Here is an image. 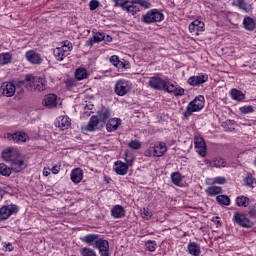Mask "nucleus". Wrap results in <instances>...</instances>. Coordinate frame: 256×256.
<instances>
[{
  "instance_id": "obj_1",
  "label": "nucleus",
  "mask_w": 256,
  "mask_h": 256,
  "mask_svg": "<svg viewBox=\"0 0 256 256\" xmlns=\"http://www.w3.org/2000/svg\"><path fill=\"white\" fill-rule=\"evenodd\" d=\"M205 107V97L203 95L196 96L195 99L190 101L183 112V119L187 120L193 113H199Z\"/></svg>"
},
{
  "instance_id": "obj_2",
  "label": "nucleus",
  "mask_w": 256,
  "mask_h": 256,
  "mask_svg": "<svg viewBox=\"0 0 256 256\" xmlns=\"http://www.w3.org/2000/svg\"><path fill=\"white\" fill-rule=\"evenodd\" d=\"M26 83H29L32 91H38L41 93L47 89V80L43 77L33 76L32 74H27L25 77Z\"/></svg>"
},
{
  "instance_id": "obj_3",
  "label": "nucleus",
  "mask_w": 256,
  "mask_h": 256,
  "mask_svg": "<svg viewBox=\"0 0 256 256\" xmlns=\"http://www.w3.org/2000/svg\"><path fill=\"white\" fill-rule=\"evenodd\" d=\"M167 153V145L163 142H156L145 151L146 157H163Z\"/></svg>"
},
{
  "instance_id": "obj_4",
  "label": "nucleus",
  "mask_w": 256,
  "mask_h": 256,
  "mask_svg": "<svg viewBox=\"0 0 256 256\" xmlns=\"http://www.w3.org/2000/svg\"><path fill=\"white\" fill-rule=\"evenodd\" d=\"M163 19H165V16L157 9L149 10L145 15L142 16L143 23L147 24L161 22Z\"/></svg>"
},
{
  "instance_id": "obj_5",
  "label": "nucleus",
  "mask_w": 256,
  "mask_h": 256,
  "mask_svg": "<svg viewBox=\"0 0 256 256\" xmlns=\"http://www.w3.org/2000/svg\"><path fill=\"white\" fill-rule=\"evenodd\" d=\"M131 89H133L131 82L125 79L118 80L114 87V91L119 97L127 95Z\"/></svg>"
},
{
  "instance_id": "obj_6",
  "label": "nucleus",
  "mask_w": 256,
  "mask_h": 256,
  "mask_svg": "<svg viewBox=\"0 0 256 256\" xmlns=\"http://www.w3.org/2000/svg\"><path fill=\"white\" fill-rule=\"evenodd\" d=\"M19 213V206L15 204L5 205L0 208V221H7L11 215Z\"/></svg>"
},
{
  "instance_id": "obj_7",
  "label": "nucleus",
  "mask_w": 256,
  "mask_h": 256,
  "mask_svg": "<svg viewBox=\"0 0 256 256\" xmlns=\"http://www.w3.org/2000/svg\"><path fill=\"white\" fill-rule=\"evenodd\" d=\"M232 219L236 225H239V227H243L244 229H251V227H253V222L241 212H234Z\"/></svg>"
},
{
  "instance_id": "obj_8",
  "label": "nucleus",
  "mask_w": 256,
  "mask_h": 256,
  "mask_svg": "<svg viewBox=\"0 0 256 256\" xmlns=\"http://www.w3.org/2000/svg\"><path fill=\"white\" fill-rule=\"evenodd\" d=\"M11 163V170L14 173H21L24 169H27V162L25 161V156L18 154Z\"/></svg>"
},
{
  "instance_id": "obj_9",
  "label": "nucleus",
  "mask_w": 256,
  "mask_h": 256,
  "mask_svg": "<svg viewBox=\"0 0 256 256\" xmlns=\"http://www.w3.org/2000/svg\"><path fill=\"white\" fill-rule=\"evenodd\" d=\"M113 2L115 3V7H121L126 13H130L131 15L137 14V7L133 6V0H113Z\"/></svg>"
},
{
  "instance_id": "obj_10",
  "label": "nucleus",
  "mask_w": 256,
  "mask_h": 256,
  "mask_svg": "<svg viewBox=\"0 0 256 256\" xmlns=\"http://www.w3.org/2000/svg\"><path fill=\"white\" fill-rule=\"evenodd\" d=\"M232 6L238 7L244 13L253 12V0H232Z\"/></svg>"
},
{
  "instance_id": "obj_11",
  "label": "nucleus",
  "mask_w": 256,
  "mask_h": 256,
  "mask_svg": "<svg viewBox=\"0 0 256 256\" xmlns=\"http://www.w3.org/2000/svg\"><path fill=\"white\" fill-rule=\"evenodd\" d=\"M194 145L200 157H205V155H207V144L205 143V139H203V137L195 136Z\"/></svg>"
},
{
  "instance_id": "obj_12",
  "label": "nucleus",
  "mask_w": 256,
  "mask_h": 256,
  "mask_svg": "<svg viewBox=\"0 0 256 256\" xmlns=\"http://www.w3.org/2000/svg\"><path fill=\"white\" fill-rule=\"evenodd\" d=\"M0 90L2 91V95H4V97H13L17 91V85H15L13 82H4L2 83Z\"/></svg>"
},
{
  "instance_id": "obj_13",
  "label": "nucleus",
  "mask_w": 256,
  "mask_h": 256,
  "mask_svg": "<svg viewBox=\"0 0 256 256\" xmlns=\"http://www.w3.org/2000/svg\"><path fill=\"white\" fill-rule=\"evenodd\" d=\"M7 139L9 141H13L14 143H27V140L29 139V135L25 132H15V133H8Z\"/></svg>"
},
{
  "instance_id": "obj_14",
  "label": "nucleus",
  "mask_w": 256,
  "mask_h": 256,
  "mask_svg": "<svg viewBox=\"0 0 256 256\" xmlns=\"http://www.w3.org/2000/svg\"><path fill=\"white\" fill-rule=\"evenodd\" d=\"M207 81H209V75L200 74L198 76L190 77L187 83L188 85H191V87H199L200 85H203V83H207Z\"/></svg>"
},
{
  "instance_id": "obj_15",
  "label": "nucleus",
  "mask_w": 256,
  "mask_h": 256,
  "mask_svg": "<svg viewBox=\"0 0 256 256\" xmlns=\"http://www.w3.org/2000/svg\"><path fill=\"white\" fill-rule=\"evenodd\" d=\"M19 154V150H17L15 147L5 148L2 151V159L11 163Z\"/></svg>"
},
{
  "instance_id": "obj_16",
  "label": "nucleus",
  "mask_w": 256,
  "mask_h": 256,
  "mask_svg": "<svg viewBox=\"0 0 256 256\" xmlns=\"http://www.w3.org/2000/svg\"><path fill=\"white\" fill-rule=\"evenodd\" d=\"M25 57L29 63L32 65H41L43 63V58L41 57V54L30 50L25 53Z\"/></svg>"
},
{
  "instance_id": "obj_17",
  "label": "nucleus",
  "mask_w": 256,
  "mask_h": 256,
  "mask_svg": "<svg viewBox=\"0 0 256 256\" xmlns=\"http://www.w3.org/2000/svg\"><path fill=\"white\" fill-rule=\"evenodd\" d=\"M190 33H195V35H199V33H203L205 31V23L201 20H194L189 24L188 27Z\"/></svg>"
},
{
  "instance_id": "obj_18",
  "label": "nucleus",
  "mask_w": 256,
  "mask_h": 256,
  "mask_svg": "<svg viewBox=\"0 0 256 256\" xmlns=\"http://www.w3.org/2000/svg\"><path fill=\"white\" fill-rule=\"evenodd\" d=\"M167 80H163L160 77H151L149 80V86L155 91H163Z\"/></svg>"
},
{
  "instance_id": "obj_19",
  "label": "nucleus",
  "mask_w": 256,
  "mask_h": 256,
  "mask_svg": "<svg viewBox=\"0 0 256 256\" xmlns=\"http://www.w3.org/2000/svg\"><path fill=\"white\" fill-rule=\"evenodd\" d=\"M94 248L99 250L100 256H109V241L100 238Z\"/></svg>"
},
{
  "instance_id": "obj_20",
  "label": "nucleus",
  "mask_w": 256,
  "mask_h": 256,
  "mask_svg": "<svg viewBox=\"0 0 256 256\" xmlns=\"http://www.w3.org/2000/svg\"><path fill=\"white\" fill-rule=\"evenodd\" d=\"M55 125L61 129V131H65L71 127V118L68 116H59L55 122Z\"/></svg>"
},
{
  "instance_id": "obj_21",
  "label": "nucleus",
  "mask_w": 256,
  "mask_h": 256,
  "mask_svg": "<svg viewBox=\"0 0 256 256\" xmlns=\"http://www.w3.org/2000/svg\"><path fill=\"white\" fill-rule=\"evenodd\" d=\"M42 104L44 105V107H47L48 109H53V107H57V95H46L42 100Z\"/></svg>"
},
{
  "instance_id": "obj_22",
  "label": "nucleus",
  "mask_w": 256,
  "mask_h": 256,
  "mask_svg": "<svg viewBox=\"0 0 256 256\" xmlns=\"http://www.w3.org/2000/svg\"><path fill=\"white\" fill-rule=\"evenodd\" d=\"M80 239L83 243H86L92 247H96L97 242L100 241L101 237L98 234H87Z\"/></svg>"
},
{
  "instance_id": "obj_23",
  "label": "nucleus",
  "mask_w": 256,
  "mask_h": 256,
  "mask_svg": "<svg viewBox=\"0 0 256 256\" xmlns=\"http://www.w3.org/2000/svg\"><path fill=\"white\" fill-rule=\"evenodd\" d=\"M98 119L100 120V123H107L109 119L111 118V109L107 107H102L100 110L97 111Z\"/></svg>"
},
{
  "instance_id": "obj_24",
  "label": "nucleus",
  "mask_w": 256,
  "mask_h": 256,
  "mask_svg": "<svg viewBox=\"0 0 256 256\" xmlns=\"http://www.w3.org/2000/svg\"><path fill=\"white\" fill-rule=\"evenodd\" d=\"M120 126H121V119L112 118L108 120L106 124V131H108V133H113V131H117Z\"/></svg>"
},
{
  "instance_id": "obj_25",
  "label": "nucleus",
  "mask_w": 256,
  "mask_h": 256,
  "mask_svg": "<svg viewBox=\"0 0 256 256\" xmlns=\"http://www.w3.org/2000/svg\"><path fill=\"white\" fill-rule=\"evenodd\" d=\"M114 171L117 175H127L129 172V164L122 161L115 162Z\"/></svg>"
},
{
  "instance_id": "obj_26",
  "label": "nucleus",
  "mask_w": 256,
  "mask_h": 256,
  "mask_svg": "<svg viewBox=\"0 0 256 256\" xmlns=\"http://www.w3.org/2000/svg\"><path fill=\"white\" fill-rule=\"evenodd\" d=\"M70 179L72 183H81L83 181V170L81 168H75L71 171Z\"/></svg>"
},
{
  "instance_id": "obj_27",
  "label": "nucleus",
  "mask_w": 256,
  "mask_h": 256,
  "mask_svg": "<svg viewBox=\"0 0 256 256\" xmlns=\"http://www.w3.org/2000/svg\"><path fill=\"white\" fill-rule=\"evenodd\" d=\"M111 215L114 219H122L125 215V208L121 205H115L111 209Z\"/></svg>"
},
{
  "instance_id": "obj_28",
  "label": "nucleus",
  "mask_w": 256,
  "mask_h": 256,
  "mask_svg": "<svg viewBox=\"0 0 256 256\" xmlns=\"http://www.w3.org/2000/svg\"><path fill=\"white\" fill-rule=\"evenodd\" d=\"M53 55L56 61H63V59H65V57L69 55V52L67 51V49L57 47L53 50Z\"/></svg>"
},
{
  "instance_id": "obj_29",
  "label": "nucleus",
  "mask_w": 256,
  "mask_h": 256,
  "mask_svg": "<svg viewBox=\"0 0 256 256\" xmlns=\"http://www.w3.org/2000/svg\"><path fill=\"white\" fill-rule=\"evenodd\" d=\"M132 7H136V13H139L141 7L149 9V7H151V2H149V0H133Z\"/></svg>"
},
{
  "instance_id": "obj_30",
  "label": "nucleus",
  "mask_w": 256,
  "mask_h": 256,
  "mask_svg": "<svg viewBox=\"0 0 256 256\" xmlns=\"http://www.w3.org/2000/svg\"><path fill=\"white\" fill-rule=\"evenodd\" d=\"M99 123H101V120L99 119V117L97 115H93L90 117V120L86 125L85 130L90 132L95 131V127H97Z\"/></svg>"
},
{
  "instance_id": "obj_31",
  "label": "nucleus",
  "mask_w": 256,
  "mask_h": 256,
  "mask_svg": "<svg viewBox=\"0 0 256 256\" xmlns=\"http://www.w3.org/2000/svg\"><path fill=\"white\" fill-rule=\"evenodd\" d=\"M188 251H189L190 255H193V256L201 255V247L199 246V244H197L195 242H190L188 244Z\"/></svg>"
},
{
  "instance_id": "obj_32",
  "label": "nucleus",
  "mask_w": 256,
  "mask_h": 256,
  "mask_svg": "<svg viewBox=\"0 0 256 256\" xmlns=\"http://www.w3.org/2000/svg\"><path fill=\"white\" fill-rule=\"evenodd\" d=\"M230 97L234 101H243L245 99V95L241 92V90H237L236 88L230 90Z\"/></svg>"
},
{
  "instance_id": "obj_33",
  "label": "nucleus",
  "mask_w": 256,
  "mask_h": 256,
  "mask_svg": "<svg viewBox=\"0 0 256 256\" xmlns=\"http://www.w3.org/2000/svg\"><path fill=\"white\" fill-rule=\"evenodd\" d=\"M244 29L246 31H255V20L253 18L247 16L243 20Z\"/></svg>"
},
{
  "instance_id": "obj_34",
  "label": "nucleus",
  "mask_w": 256,
  "mask_h": 256,
  "mask_svg": "<svg viewBox=\"0 0 256 256\" xmlns=\"http://www.w3.org/2000/svg\"><path fill=\"white\" fill-rule=\"evenodd\" d=\"M89 74H87V69L85 68H77L75 70V79L77 81H83V79H87Z\"/></svg>"
},
{
  "instance_id": "obj_35",
  "label": "nucleus",
  "mask_w": 256,
  "mask_h": 256,
  "mask_svg": "<svg viewBox=\"0 0 256 256\" xmlns=\"http://www.w3.org/2000/svg\"><path fill=\"white\" fill-rule=\"evenodd\" d=\"M12 60L13 56H11V53H0V66L9 65V63H11Z\"/></svg>"
},
{
  "instance_id": "obj_36",
  "label": "nucleus",
  "mask_w": 256,
  "mask_h": 256,
  "mask_svg": "<svg viewBox=\"0 0 256 256\" xmlns=\"http://www.w3.org/2000/svg\"><path fill=\"white\" fill-rule=\"evenodd\" d=\"M213 167L221 169V167H229V166L227 165V161H225V158L218 157L213 160Z\"/></svg>"
},
{
  "instance_id": "obj_37",
  "label": "nucleus",
  "mask_w": 256,
  "mask_h": 256,
  "mask_svg": "<svg viewBox=\"0 0 256 256\" xmlns=\"http://www.w3.org/2000/svg\"><path fill=\"white\" fill-rule=\"evenodd\" d=\"M216 201L220 205H226V206L231 205V198H229V196H227V195H219V196H217L216 197Z\"/></svg>"
},
{
  "instance_id": "obj_38",
  "label": "nucleus",
  "mask_w": 256,
  "mask_h": 256,
  "mask_svg": "<svg viewBox=\"0 0 256 256\" xmlns=\"http://www.w3.org/2000/svg\"><path fill=\"white\" fill-rule=\"evenodd\" d=\"M236 205L238 207H249V199L246 196H239L236 198Z\"/></svg>"
},
{
  "instance_id": "obj_39",
  "label": "nucleus",
  "mask_w": 256,
  "mask_h": 256,
  "mask_svg": "<svg viewBox=\"0 0 256 256\" xmlns=\"http://www.w3.org/2000/svg\"><path fill=\"white\" fill-rule=\"evenodd\" d=\"M171 179H172V183L174 185H181V183H183V180L181 178V173L179 172H174L171 174Z\"/></svg>"
},
{
  "instance_id": "obj_40",
  "label": "nucleus",
  "mask_w": 256,
  "mask_h": 256,
  "mask_svg": "<svg viewBox=\"0 0 256 256\" xmlns=\"http://www.w3.org/2000/svg\"><path fill=\"white\" fill-rule=\"evenodd\" d=\"M0 175L9 177V175H11V168H9L5 163H0Z\"/></svg>"
},
{
  "instance_id": "obj_41",
  "label": "nucleus",
  "mask_w": 256,
  "mask_h": 256,
  "mask_svg": "<svg viewBox=\"0 0 256 256\" xmlns=\"http://www.w3.org/2000/svg\"><path fill=\"white\" fill-rule=\"evenodd\" d=\"M124 157L127 165H133V161H135V155H133L131 151L125 150Z\"/></svg>"
},
{
  "instance_id": "obj_42",
  "label": "nucleus",
  "mask_w": 256,
  "mask_h": 256,
  "mask_svg": "<svg viewBox=\"0 0 256 256\" xmlns=\"http://www.w3.org/2000/svg\"><path fill=\"white\" fill-rule=\"evenodd\" d=\"M80 254L82 256H97V253L95 252V250H93L89 247H84V248L80 249Z\"/></svg>"
},
{
  "instance_id": "obj_43",
  "label": "nucleus",
  "mask_w": 256,
  "mask_h": 256,
  "mask_svg": "<svg viewBox=\"0 0 256 256\" xmlns=\"http://www.w3.org/2000/svg\"><path fill=\"white\" fill-rule=\"evenodd\" d=\"M129 149H133L134 151H139L141 149V141L139 140H132L128 143Z\"/></svg>"
},
{
  "instance_id": "obj_44",
  "label": "nucleus",
  "mask_w": 256,
  "mask_h": 256,
  "mask_svg": "<svg viewBox=\"0 0 256 256\" xmlns=\"http://www.w3.org/2000/svg\"><path fill=\"white\" fill-rule=\"evenodd\" d=\"M141 217H142V219H146V221H149V219H151V217H153V213L151 212V210L149 208H143L141 210Z\"/></svg>"
},
{
  "instance_id": "obj_45",
  "label": "nucleus",
  "mask_w": 256,
  "mask_h": 256,
  "mask_svg": "<svg viewBox=\"0 0 256 256\" xmlns=\"http://www.w3.org/2000/svg\"><path fill=\"white\" fill-rule=\"evenodd\" d=\"M255 183H256V180L255 178H253L252 175H248L244 178V185H246V187H253Z\"/></svg>"
},
{
  "instance_id": "obj_46",
  "label": "nucleus",
  "mask_w": 256,
  "mask_h": 256,
  "mask_svg": "<svg viewBox=\"0 0 256 256\" xmlns=\"http://www.w3.org/2000/svg\"><path fill=\"white\" fill-rule=\"evenodd\" d=\"M239 110L243 115H247L249 113H253L255 111V108L252 105H248L240 107Z\"/></svg>"
},
{
  "instance_id": "obj_47",
  "label": "nucleus",
  "mask_w": 256,
  "mask_h": 256,
  "mask_svg": "<svg viewBox=\"0 0 256 256\" xmlns=\"http://www.w3.org/2000/svg\"><path fill=\"white\" fill-rule=\"evenodd\" d=\"M176 87L174 84H171V82L167 81L165 82V86L162 91H166L167 93H174Z\"/></svg>"
},
{
  "instance_id": "obj_48",
  "label": "nucleus",
  "mask_w": 256,
  "mask_h": 256,
  "mask_svg": "<svg viewBox=\"0 0 256 256\" xmlns=\"http://www.w3.org/2000/svg\"><path fill=\"white\" fill-rule=\"evenodd\" d=\"M60 49H66L68 53H71L73 51V44L69 40H65L62 42Z\"/></svg>"
},
{
  "instance_id": "obj_49",
  "label": "nucleus",
  "mask_w": 256,
  "mask_h": 256,
  "mask_svg": "<svg viewBox=\"0 0 256 256\" xmlns=\"http://www.w3.org/2000/svg\"><path fill=\"white\" fill-rule=\"evenodd\" d=\"M145 245H146V249H148V251L154 252L157 249V242H155L153 240H148Z\"/></svg>"
},
{
  "instance_id": "obj_50",
  "label": "nucleus",
  "mask_w": 256,
  "mask_h": 256,
  "mask_svg": "<svg viewBox=\"0 0 256 256\" xmlns=\"http://www.w3.org/2000/svg\"><path fill=\"white\" fill-rule=\"evenodd\" d=\"M93 37L96 43H101L105 39V33L97 32Z\"/></svg>"
},
{
  "instance_id": "obj_51",
  "label": "nucleus",
  "mask_w": 256,
  "mask_h": 256,
  "mask_svg": "<svg viewBox=\"0 0 256 256\" xmlns=\"http://www.w3.org/2000/svg\"><path fill=\"white\" fill-rule=\"evenodd\" d=\"M173 95H175V97H183V95H185V89L181 88V87H176Z\"/></svg>"
},
{
  "instance_id": "obj_52",
  "label": "nucleus",
  "mask_w": 256,
  "mask_h": 256,
  "mask_svg": "<svg viewBox=\"0 0 256 256\" xmlns=\"http://www.w3.org/2000/svg\"><path fill=\"white\" fill-rule=\"evenodd\" d=\"M223 189L220 186H212L207 189V193H222Z\"/></svg>"
},
{
  "instance_id": "obj_53",
  "label": "nucleus",
  "mask_w": 256,
  "mask_h": 256,
  "mask_svg": "<svg viewBox=\"0 0 256 256\" xmlns=\"http://www.w3.org/2000/svg\"><path fill=\"white\" fill-rule=\"evenodd\" d=\"M65 83H66V87L68 88L77 86V81H75L74 78H68Z\"/></svg>"
},
{
  "instance_id": "obj_54",
  "label": "nucleus",
  "mask_w": 256,
  "mask_h": 256,
  "mask_svg": "<svg viewBox=\"0 0 256 256\" xmlns=\"http://www.w3.org/2000/svg\"><path fill=\"white\" fill-rule=\"evenodd\" d=\"M90 11H95L97 7H99V1L98 0H91L89 3Z\"/></svg>"
},
{
  "instance_id": "obj_55",
  "label": "nucleus",
  "mask_w": 256,
  "mask_h": 256,
  "mask_svg": "<svg viewBox=\"0 0 256 256\" xmlns=\"http://www.w3.org/2000/svg\"><path fill=\"white\" fill-rule=\"evenodd\" d=\"M119 61V56L117 55H113L110 57V63L114 65V67H117V65H119Z\"/></svg>"
},
{
  "instance_id": "obj_56",
  "label": "nucleus",
  "mask_w": 256,
  "mask_h": 256,
  "mask_svg": "<svg viewBox=\"0 0 256 256\" xmlns=\"http://www.w3.org/2000/svg\"><path fill=\"white\" fill-rule=\"evenodd\" d=\"M214 183H218L219 185H225V183H227V179H225V177H216L214 180Z\"/></svg>"
},
{
  "instance_id": "obj_57",
  "label": "nucleus",
  "mask_w": 256,
  "mask_h": 256,
  "mask_svg": "<svg viewBox=\"0 0 256 256\" xmlns=\"http://www.w3.org/2000/svg\"><path fill=\"white\" fill-rule=\"evenodd\" d=\"M248 215L249 217H251L252 219H256V208L250 207L248 209Z\"/></svg>"
},
{
  "instance_id": "obj_58",
  "label": "nucleus",
  "mask_w": 256,
  "mask_h": 256,
  "mask_svg": "<svg viewBox=\"0 0 256 256\" xmlns=\"http://www.w3.org/2000/svg\"><path fill=\"white\" fill-rule=\"evenodd\" d=\"M95 43H97V41L95 40L94 37L90 38L87 42H86V46L87 47H93V45H95Z\"/></svg>"
},
{
  "instance_id": "obj_59",
  "label": "nucleus",
  "mask_w": 256,
  "mask_h": 256,
  "mask_svg": "<svg viewBox=\"0 0 256 256\" xmlns=\"http://www.w3.org/2000/svg\"><path fill=\"white\" fill-rule=\"evenodd\" d=\"M3 247L5 248V251H13V245L11 243H3Z\"/></svg>"
},
{
  "instance_id": "obj_60",
  "label": "nucleus",
  "mask_w": 256,
  "mask_h": 256,
  "mask_svg": "<svg viewBox=\"0 0 256 256\" xmlns=\"http://www.w3.org/2000/svg\"><path fill=\"white\" fill-rule=\"evenodd\" d=\"M116 67H117V69H127V64H125V62L120 60Z\"/></svg>"
},
{
  "instance_id": "obj_61",
  "label": "nucleus",
  "mask_w": 256,
  "mask_h": 256,
  "mask_svg": "<svg viewBox=\"0 0 256 256\" xmlns=\"http://www.w3.org/2000/svg\"><path fill=\"white\" fill-rule=\"evenodd\" d=\"M51 171H52L53 175H57L60 171V168H59V166H53L51 168Z\"/></svg>"
},
{
  "instance_id": "obj_62",
  "label": "nucleus",
  "mask_w": 256,
  "mask_h": 256,
  "mask_svg": "<svg viewBox=\"0 0 256 256\" xmlns=\"http://www.w3.org/2000/svg\"><path fill=\"white\" fill-rule=\"evenodd\" d=\"M104 41L111 43V41H113V37H111L110 35H107V36L104 35Z\"/></svg>"
},
{
  "instance_id": "obj_63",
  "label": "nucleus",
  "mask_w": 256,
  "mask_h": 256,
  "mask_svg": "<svg viewBox=\"0 0 256 256\" xmlns=\"http://www.w3.org/2000/svg\"><path fill=\"white\" fill-rule=\"evenodd\" d=\"M43 175H45V177H49V175H51V172H49V170L44 169Z\"/></svg>"
},
{
  "instance_id": "obj_64",
  "label": "nucleus",
  "mask_w": 256,
  "mask_h": 256,
  "mask_svg": "<svg viewBox=\"0 0 256 256\" xmlns=\"http://www.w3.org/2000/svg\"><path fill=\"white\" fill-rule=\"evenodd\" d=\"M212 221H213L214 223H217L218 225H219V223H221V221H219V217H214V218L212 219Z\"/></svg>"
}]
</instances>
